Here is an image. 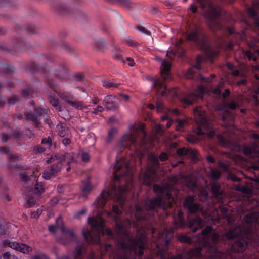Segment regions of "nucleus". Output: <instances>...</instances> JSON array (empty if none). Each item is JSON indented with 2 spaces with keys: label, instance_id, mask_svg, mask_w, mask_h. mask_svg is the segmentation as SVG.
<instances>
[{
  "label": "nucleus",
  "instance_id": "31",
  "mask_svg": "<svg viewBox=\"0 0 259 259\" xmlns=\"http://www.w3.org/2000/svg\"><path fill=\"white\" fill-rule=\"evenodd\" d=\"M245 221L247 223L259 221V213L256 212H249L245 216Z\"/></svg>",
  "mask_w": 259,
  "mask_h": 259
},
{
  "label": "nucleus",
  "instance_id": "17",
  "mask_svg": "<svg viewBox=\"0 0 259 259\" xmlns=\"http://www.w3.org/2000/svg\"><path fill=\"white\" fill-rule=\"evenodd\" d=\"M259 9V0L253 1V6L249 7L248 10L249 17L252 20L256 26H259V15L257 10Z\"/></svg>",
  "mask_w": 259,
  "mask_h": 259
},
{
  "label": "nucleus",
  "instance_id": "34",
  "mask_svg": "<svg viewBox=\"0 0 259 259\" xmlns=\"http://www.w3.org/2000/svg\"><path fill=\"white\" fill-rule=\"evenodd\" d=\"M17 251L24 254H29L32 251V248L27 244L19 243Z\"/></svg>",
  "mask_w": 259,
  "mask_h": 259
},
{
  "label": "nucleus",
  "instance_id": "20",
  "mask_svg": "<svg viewBox=\"0 0 259 259\" xmlns=\"http://www.w3.org/2000/svg\"><path fill=\"white\" fill-rule=\"evenodd\" d=\"M55 75L59 78L61 81L66 82L69 76L67 69L63 65H60L54 71Z\"/></svg>",
  "mask_w": 259,
  "mask_h": 259
},
{
  "label": "nucleus",
  "instance_id": "36",
  "mask_svg": "<svg viewBox=\"0 0 259 259\" xmlns=\"http://www.w3.org/2000/svg\"><path fill=\"white\" fill-rule=\"evenodd\" d=\"M57 110L59 115L64 119L68 120L70 119L71 116L69 114V111L66 108L59 107Z\"/></svg>",
  "mask_w": 259,
  "mask_h": 259
},
{
  "label": "nucleus",
  "instance_id": "26",
  "mask_svg": "<svg viewBox=\"0 0 259 259\" xmlns=\"http://www.w3.org/2000/svg\"><path fill=\"white\" fill-rule=\"evenodd\" d=\"M222 215L227 222L228 224H231L234 220L231 210L226 207H222L220 208Z\"/></svg>",
  "mask_w": 259,
  "mask_h": 259
},
{
  "label": "nucleus",
  "instance_id": "48",
  "mask_svg": "<svg viewBox=\"0 0 259 259\" xmlns=\"http://www.w3.org/2000/svg\"><path fill=\"white\" fill-rule=\"evenodd\" d=\"M235 189L238 191L243 192L246 194H249L251 192L250 189L245 186H236Z\"/></svg>",
  "mask_w": 259,
  "mask_h": 259
},
{
  "label": "nucleus",
  "instance_id": "6",
  "mask_svg": "<svg viewBox=\"0 0 259 259\" xmlns=\"http://www.w3.org/2000/svg\"><path fill=\"white\" fill-rule=\"evenodd\" d=\"M88 221L92 229L91 231H83V236L87 241L97 244L99 242L100 233H103V219L97 216L89 219Z\"/></svg>",
  "mask_w": 259,
  "mask_h": 259
},
{
  "label": "nucleus",
  "instance_id": "59",
  "mask_svg": "<svg viewBox=\"0 0 259 259\" xmlns=\"http://www.w3.org/2000/svg\"><path fill=\"white\" fill-rule=\"evenodd\" d=\"M52 142V139L50 137L42 139L41 141L42 144L46 145L47 147H50L51 146Z\"/></svg>",
  "mask_w": 259,
  "mask_h": 259
},
{
  "label": "nucleus",
  "instance_id": "4",
  "mask_svg": "<svg viewBox=\"0 0 259 259\" xmlns=\"http://www.w3.org/2000/svg\"><path fill=\"white\" fill-rule=\"evenodd\" d=\"M130 186L129 185L119 186L117 189L115 183L112 184L110 190L108 192L103 191L99 198L96 199L94 204H96L98 207L102 208L105 206L108 197L114 195L117 201L120 202V205L122 207L123 205V202L125 200L123 193L130 190Z\"/></svg>",
  "mask_w": 259,
  "mask_h": 259
},
{
  "label": "nucleus",
  "instance_id": "63",
  "mask_svg": "<svg viewBox=\"0 0 259 259\" xmlns=\"http://www.w3.org/2000/svg\"><path fill=\"white\" fill-rule=\"evenodd\" d=\"M92 189V187L91 185L88 183L87 182L85 184L84 187L82 188V191L84 193H87L90 192Z\"/></svg>",
  "mask_w": 259,
  "mask_h": 259
},
{
  "label": "nucleus",
  "instance_id": "42",
  "mask_svg": "<svg viewBox=\"0 0 259 259\" xmlns=\"http://www.w3.org/2000/svg\"><path fill=\"white\" fill-rule=\"evenodd\" d=\"M49 102L57 110L60 106H58L59 99L54 94L51 95L49 97Z\"/></svg>",
  "mask_w": 259,
  "mask_h": 259
},
{
  "label": "nucleus",
  "instance_id": "52",
  "mask_svg": "<svg viewBox=\"0 0 259 259\" xmlns=\"http://www.w3.org/2000/svg\"><path fill=\"white\" fill-rule=\"evenodd\" d=\"M117 130L116 128H111L109 132L108 137L107 138V142L110 143L113 139L115 134L116 133Z\"/></svg>",
  "mask_w": 259,
  "mask_h": 259
},
{
  "label": "nucleus",
  "instance_id": "30",
  "mask_svg": "<svg viewBox=\"0 0 259 259\" xmlns=\"http://www.w3.org/2000/svg\"><path fill=\"white\" fill-rule=\"evenodd\" d=\"M103 105L106 109L108 111H116L119 109V106L113 101H110L108 100H104Z\"/></svg>",
  "mask_w": 259,
  "mask_h": 259
},
{
  "label": "nucleus",
  "instance_id": "14",
  "mask_svg": "<svg viewBox=\"0 0 259 259\" xmlns=\"http://www.w3.org/2000/svg\"><path fill=\"white\" fill-rule=\"evenodd\" d=\"M200 37V30L195 25L190 26L187 31V39L198 43Z\"/></svg>",
  "mask_w": 259,
  "mask_h": 259
},
{
  "label": "nucleus",
  "instance_id": "1",
  "mask_svg": "<svg viewBox=\"0 0 259 259\" xmlns=\"http://www.w3.org/2000/svg\"><path fill=\"white\" fill-rule=\"evenodd\" d=\"M112 210L116 215L114 217L116 222L115 231L118 236V242L120 247L123 249L130 248L134 250L135 253L138 256H141L145 248L144 235L141 233L138 238L130 239L128 234L126 233V227L121 222H118L119 216L122 213V210L116 205L113 206Z\"/></svg>",
  "mask_w": 259,
  "mask_h": 259
},
{
  "label": "nucleus",
  "instance_id": "37",
  "mask_svg": "<svg viewBox=\"0 0 259 259\" xmlns=\"http://www.w3.org/2000/svg\"><path fill=\"white\" fill-rule=\"evenodd\" d=\"M58 134L61 137L68 136L69 134V129L68 127L64 126L62 124L58 125L57 126Z\"/></svg>",
  "mask_w": 259,
  "mask_h": 259
},
{
  "label": "nucleus",
  "instance_id": "18",
  "mask_svg": "<svg viewBox=\"0 0 259 259\" xmlns=\"http://www.w3.org/2000/svg\"><path fill=\"white\" fill-rule=\"evenodd\" d=\"M55 160L61 161L62 162L67 160V164L69 165L70 163L72 161H75L74 156L69 153H65L64 154H56L52 155L47 160L48 163L54 162Z\"/></svg>",
  "mask_w": 259,
  "mask_h": 259
},
{
  "label": "nucleus",
  "instance_id": "58",
  "mask_svg": "<svg viewBox=\"0 0 259 259\" xmlns=\"http://www.w3.org/2000/svg\"><path fill=\"white\" fill-rule=\"evenodd\" d=\"M227 178L233 182H239L241 180L240 178H238L235 175L230 172L227 174Z\"/></svg>",
  "mask_w": 259,
  "mask_h": 259
},
{
  "label": "nucleus",
  "instance_id": "32",
  "mask_svg": "<svg viewBox=\"0 0 259 259\" xmlns=\"http://www.w3.org/2000/svg\"><path fill=\"white\" fill-rule=\"evenodd\" d=\"M12 44L13 50H16L21 49L22 47L25 46L26 42L22 38H16L13 39Z\"/></svg>",
  "mask_w": 259,
  "mask_h": 259
},
{
  "label": "nucleus",
  "instance_id": "12",
  "mask_svg": "<svg viewBox=\"0 0 259 259\" xmlns=\"http://www.w3.org/2000/svg\"><path fill=\"white\" fill-rule=\"evenodd\" d=\"M206 89L203 86H199L195 90L194 93L189 95L183 100L184 102L188 104H192V103L198 99H202L203 94Z\"/></svg>",
  "mask_w": 259,
  "mask_h": 259
},
{
  "label": "nucleus",
  "instance_id": "29",
  "mask_svg": "<svg viewBox=\"0 0 259 259\" xmlns=\"http://www.w3.org/2000/svg\"><path fill=\"white\" fill-rule=\"evenodd\" d=\"M84 245L78 244L73 252L74 259H83Z\"/></svg>",
  "mask_w": 259,
  "mask_h": 259
},
{
  "label": "nucleus",
  "instance_id": "33",
  "mask_svg": "<svg viewBox=\"0 0 259 259\" xmlns=\"http://www.w3.org/2000/svg\"><path fill=\"white\" fill-rule=\"evenodd\" d=\"M15 71L14 68L8 65L0 62V71L3 72L6 74H12Z\"/></svg>",
  "mask_w": 259,
  "mask_h": 259
},
{
  "label": "nucleus",
  "instance_id": "47",
  "mask_svg": "<svg viewBox=\"0 0 259 259\" xmlns=\"http://www.w3.org/2000/svg\"><path fill=\"white\" fill-rule=\"evenodd\" d=\"M25 30L29 34H35L37 32V29L32 24H27L25 26Z\"/></svg>",
  "mask_w": 259,
  "mask_h": 259
},
{
  "label": "nucleus",
  "instance_id": "51",
  "mask_svg": "<svg viewBox=\"0 0 259 259\" xmlns=\"http://www.w3.org/2000/svg\"><path fill=\"white\" fill-rule=\"evenodd\" d=\"M4 244L11 247L16 250H17L18 246H19V243L17 242H11L8 240L4 241Z\"/></svg>",
  "mask_w": 259,
  "mask_h": 259
},
{
  "label": "nucleus",
  "instance_id": "27",
  "mask_svg": "<svg viewBox=\"0 0 259 259\" xmlns=\"http://www.w3.org/2000/svg\"><path fill=\"white\" fill-rule=\"evenodd\" d=\"M202 60V57L200 56H198L196 59L197 64L194 66L193 67H192L188 70L187 72L185 74V76L187 79H192L194 77V68H197L198 69H200V63Z\"/></svg>",
  "mask_w": 259,
  "mask_h": 259
},
{
  "label": "nucleus",
  "instance_id": "43",
  "mask_svg": "<svg viewBox=\"0 0 259 259\" xmlns=\"http://www.w3.org/2000/svg\"><path fill=\"white\" fill-rule=\"evenodd\" d=\"M26 118L30 121H32L34 123L35 125L37 126H38L39 124V122L38 121V120L37 118V116L34 115V114H32V113H29L26 114Z\"/></svg>",
  "mask_w": 259,
  "mask_h": 259
},
{
  "label": "nucleus",
  "instance_id": "25",
  "mask_svg": "<svg viewBox=\"0 0 259 259\" xmlns=\"http://www.w3.org/2000/svg\"><path fill=\"white\" fill-rule=\"evenodd\" d=\"M204 225L203 221L199 217H196L189 222V227L193 232H195L198 229L201 228Z\"/></svg>",
  "mask_w": 259,
  "mask_h": 259
},
{
  "label": "nucleus",
  "instance_id": "16",
  "mask_svg": "<svg viewBox=\"0 0 259 259\" xmlns=\"http://www.w3.org/2000/svg\"><path fill=\"white\" fill-rule=\"evenodd\" d=\"M61 230L63 234L61 237L58 238V241L61 244H68L75 237V235L72 230H67L64 226L61 228Z\"/></svg>",
  "mask_w": 259,
  "mask_h": 259
},
{
  "label": "nucleus",
  "instance_id": "45",
  "mask_svg": "<svg viewBox=\"0 0 259 259\" xmlns=\"http://www.w3.org/2000/svg\"><path fill=\"white\" fill-rule=\"evenodd\" d=\"M153 87L155 89L157 92H160V90L163 89H166V85L163 82H161L159 80H157L155 83L153 84Z\"/></svg>",
  "mask_w": 259,
  "mask_h": 259
},
{
  "label": "nucleus",
  "instance_id": "15",
  "mask_svg": "<svg viewBox=\"0 0 259 259\" xmlns=\"http://www.w3.org/2000/svg\"><path fill=\"white\" fill-rule=\"evenodd\" d=\"M206 252V256L211 259H240L239 257H236L220 252L215 248L207 249Z\"/></svg>",
  "mask_w": 259,
  "mask_h": 259
},
{
  "label": "nucleus",
  "instance_id": "8",
  "mask_svg": "<svg viewBox=\"0 0 259 259\" xmlns=\"http://www.w3.org/2000/svg\"><path fill=\"white\" fill-rule=\"evenodd\" d=\"M171 204L169 201L167 203H166L160 197H156L152 199H149L145 202V208L147 210L156 209L160 207L166 209L169 207H171Z\"/></svg>",
  "mask_w": 259,
  "mask_h": 259
},
{
  "label": "nucleus",
  "instance_id": "24",
  "mask_svg": "<svg viewBox=\"0 0 259 259\" xmlns=\"http://www.w3.org/2000/svg\"><path fill=\"white\" fill-rule=\"evenodd\" d=\"M248 243L247 241L243 239H239L235 242L231 246V250L233 252H242L245 250Z\"/></svg>",
  "mask_w": 259,
  "mask_h": 259
},
{
  "label": "nucleus",
  "instance_id": "2",
  "mask_svg": "<svg viewBox=\"0 0 259 259\" xmlns=\"http://www.w3.org/2000/svg\"><path fill=\"white\" fill-rule=\"evenodd\" d=\"M241 234L242 230L240 226L230 228L222 236L219 235L210 226H207L201 232L206 244L209 246L207 249H211L212 248L217 249V244L220 240L224 241L233 240L239 238Z\"/></svg>",
  "mask_w": 259,
  "mask_h": 259
},
{
  "label": "nucleus",
  "instance_id": "13",
  "mask_svg": "<svg viewBox=\"0 0 259 259\" xmlns=\"http://www.w3.org/2000/svg\"><path fill=\"white\" fill-rule=\"evenodd\" d=\"M59 96L61 100L67 103L70 106L74 107L76 109L82 110L83 108H86L84 106L82 102L76 101L74 100V98L70 97L66 93L60 92Z\"/></svg>",
  "mask_w": 259,
  "mask_h": 259
},
{
  "label": "nucleus",
  "instance_id": "40",
  "mask_svg": "<svg viewBox=\"0 0 259 259\" xmlns=\"http://www.w3.org/2000/svg\"><path fill=\"white\" fill-rule=\"evenodd\" d=\"M188 258L193 257H200L202 256L201 254V249L199 248H196L192 249L188 253Z\"/></svg>",
  "mask_w": 259,
  "mask_h": 259
},
{
  "label": "nucleus",
  "instance_id": "19",
  "mask_svg": "<svg viewBox=\"0 0 259 259\" xmlns=\"http://www.w3.org/2000/svg\"><path fill=\"white\" fill-rule=\"evenodd\" d=\"M136 141V138L133 134L128 133L125 134L122 138L118 146L120 148L128 147L130 148V146L132 144H134Z\"/></svg>",
  "mask_w": 259,
  "mask_h": 259
},
{
  "label": "nucleus",
  "instance_id": "46",
  "mask_svg": "<svg viewBox=\"0 0 259 259\" xmlns=\"http://www.w3.org/2000/svg\"><path fill=\"white\" fill-rule=\"evenodd\" d=\"M33 94V90L29 88H26L24 89L22 92V95L26 98H29L32 97V95Z\"/></svg>",
  "mask_w": 259,
  "mask_h": 259
},
{
  "label": "nucleus",
  "instance_id": "39",
  "mask_svg": "<svg viewBox=\"0 0 259 259\" xmlns=\"http://www.w3.org/2000/svg\"><path fill=\"white\" fill-rule=\"evenodd\" d=\"M63 226V222L62 218L59 217L56 219V226L51 225L49 226V230L52 233H55L57 227H60V228Z\"/></svg>",
  "mask_w": 259,
  "mask_h": 259
},
{
  "label": "nucleus",
  "instance_id": "60",
  "mask_svg": "<svg viewBox=\"0 0 259 259\" xmlns=\"http://www.w3.org/2000/svg\"><path fill=\"white\" fill-rule=\"evenodd\" d=\"M34 115L37 116V119L40 118L43 114L44 110L39 108H36L34 109Z\"/></svg>",
  "mask_w": 259,
  "mask_h": 259
},
{
  "label": "nucleus",
  "instance_id": "38",
  "mask_svg": "<svg viewBox=\"0 0 259 259\" xmlns=\"http://www.w3.org/2000/svg\"><path fill=\"white\" fill-rule=\"evenodd\" d=\"M117 4L121 7L132 9L134 3L131 0H118Z\"/></svg>",
  "mask_w": 259,
  "mask_h": 259
},
{
  "label": "nucleus",
  "instance_id": "62",
  "mask_svg": "<svg viewBox=\"0 0 259 259\" xmlns=\"http://www.w3.org/2000/svg\"><path fill=\"white\" fill-rule=\"evenodd\" d=\"M179 240L181 241L189 243L191 241V238L190 237L185 235H182L179 236Z\"/></svg>",
  "mask_w": 259,
  "mask_h": 259
},
{
  "label": "nucleus",
  "instance_id": "57",
  "mask_svg": "<svg viewBox=\"0 0 259 259\" xmlns=\"http://www.w3.org/2000/svg\"><path fill=\"white\" fill-rule=\"evenodd\" d=\"M204 49L205 50L206 55L209 57H213L216 55V53L212 51L209 47H205Z\"/></svg>",
  "mask_w": 259,
  "mask_h": 259
},
{
  "label": "nucleus",
  "instance_id": "49",
  "mask_svg": "<svg viewBox=\"0 0 259 259\" xmlns=\"http://www.w3.org/2000/svg\"><path fill=\"white\" fill-rule=\"evenodd\" d=\"M209 176L214 180H218L221 176L220 172L216 169H211L209 173Z\"/></svg>",
  "mask_w": 259,
  "mask_h": 259
},
{
  "label": "nucleus",
  "instance_id": "44",
  "mask_svg": "<svg viewBox=\"0 0 259 259\" xmlns=\"http://www.w3.org/2000/svg\"><path fill=\"white\" fill-rule=\"evenodd\" d=\"M122 167V164L120 161H118L114 167V177L116 181H118L119 179V176L117 174V172L119 171Z\"/></svg>",
  "mask_w": 259,
  "mask_h": 259
},
{
  "label": "nucleus",
  "instance_id": "35",
  "mask_svg": "<svg viewBox=\"0 0 259 259\" xmlns=\"http://www.w3.org/2000/svg\"><path fill=\"white\" fill-rule=\"evenodd\" d=\"M211 189L215 197L218 198L222 194L223 191L221 189L220 186L218 184L216 183H212Z\"/></svg>",
  "mask_w": 259,
  "mask_h": 259
},
{
  "label": "nucleus",
  "instance_id": "7",
  "mask_svg": "<svg viewBox=\"0 0 259 259\" xmlns=\"http://www.w3.org/2000/svg\"><path fill=\"white\" fill-rule=\"evenodd\" d=\"M52 7L56 12L62 16L76 17L77 16V12H81L79 10L77 12L72 10L65 2L61 1L54 2Z\"/></svg>",
  "mask_w": 259,
  "mask_h": 259
},
{
  "label": "nucleus",
  "instance_id": "28",
  "mask_svg": "<svg viewBox=\"0 0 259 259\" xmlns=\"http://www.w3.org/2000/svg\"><path fill=\"white\" fill-rule=\"evenodd\" d=\"M170 64L165 60H162L161 73L164 79L166 78V76L168 75L170 70Z\"/></svg>",
  "mask_w": 259,
  "mask_h": 259
},
{
  "label": "nucleus",
  "instance_id": "56",
  "mask_svg": "<svg viewBox=\"0 0 259 259\" xmlns=\"http://www.w3.org/2000/svg\"><path fill=\"white\" fill-rule=\"evenodd\" d=\"M183 42L182 39H180L179 42L176 45V48L178 49V53H179L180 55H182L185 51L183 50V47L181 44Z\"/></svg>",
  "mask_w": 259,
  "mask_h": 259
},
{
  "label": "nucleus",
  "instance_id": "61",
  "mask_svg": "<svg viewBox=\"0 0 259 259\" xmlns=\"http://www.w3.org/2000/svg\"><path fill=\"white\" fill-rule=\"evenodd\" d=\"M48 85L54 90H56L57 88V85L55 83L54 80L53 79H49L47 81Z\"/></svg>",
  "mask_w": 259,
  "mask_h": 259
},
{
  "label": "nucleus",
  "instance_id": "64",
  "mask_svg": "<svg viewBox=\"0 0 259 259\" xmlns=\"http://www.w3.org/2000/svg\"><path fill=\"white\" fill-rule=\"evenodd\" d=\"M31 259H49L44 254H37L32 257Z\"/></svg>",
  "mask_w": 259,
  "mask_h": 259
},
{
  "label": "nucleus",
  "instance_id": "55",
  "mask_svg": "<svg viewBox=\"0 0 259 259\" xmlns=\"http://www.w3.org/2000/svg\"><path fill=\"white\" fill-rule=\"evenodd\" d=\"M239 107L238 104L237 103L232 102L226 105L225 107L223 108H225L227 111H228V109H230L231 110H235Z\"/></svg>",
  "mask_w": 259,
  "mask_h": 259
},
{
  "label": "nucleus",
  "instance_id": "41",
  "mask_svg": "<svg viewBox=\"0 0 259 259\" xmlns=\"http://www.w3.org/2000/svg\"><path fill=\"white\" fill-rule=\"evenodd\" d=\"M217 138L219 143L223 147L225 148H229L231 146V143L229 140L225 138L224 137L220 135L218 136Z\"/></svg>",
  "mask_w": 259,
  "mask_h": 259
},
{
  "label": "nucleus",
  "instance_id": "5",
  "mask_svg": "<svg viewBox=\"0 0 259 259\" xmlns=\"http://www.w3.org/2000/svg\"><path fill=\"white\" fill-rule=\"evenodd\" d=\"M196 1L200 3V7L202 9L205 8L207 6H208V10L205 12L204 16L207 19L208 25L211 30H222V25L217 21L221 14L220 8L214 7L210 2V0H196Z\"/></svg>",
  "mask_w": 259,
  "mask_h": 259
},
{
  "label": "nucleus",
  "instance_id": "23",
  "mask_svg": "<svg viewBox=\"0 0 259 259\" xmlns=\"http://www.w3.org/2000/svg\"><path fill=\"white\" fill-rule=\"evenodd\" d=\"M244 153L246 155L255 156L257 157V162L259 163V145L253 143L249 146L244 147Z\"/></svg>",
  "mask_w": 259,
  "mask_h": 259
},
{
  "label": "nucleus",
  "instance_id": "11",
  "mask_svg": "<svg viewBox=\"0 0 259 259\" xmlns=\"http://www.w3.org/2000/svg\"><path fill=\"white\" fill-rule=\"evenodd\" d=\"M183 206L190 213H195L201 211L203 215L202 209L200 208V205L195 202L194 199L192 196H188L185 199L183 202Z\"/></svg>",
  "mask_w": 259,
  "mask_h": 259
},
{
  "label": "nucleus",
  "instance_id": "22",
  "mask_svg": "<svg viewBox=\"0 0 259 259\" xmlns=\"http://www.w3.org/2000/svg\"><path fill=\"white\" fill-rule=\"evenodd\" d=\"M183 215L182 211L178 210L177 214L174 217V224L172 227L173 230L182 228L185 226Z\"/></svg>",
  "mask_w": 259,
  "mask_h": 259
},
{
  "label": "nucleus",
  "instance_id": "54",
  "mask_svg": "<svg viewBox=\"0 0 259 259\" xmlns=\"http://www.w3.org/2000/svg\"><path fill=\"white\" fill-rule=\"evenodd\" d=\"M8 227L4 223L0 222V236L6 234Z\"/></svg>",
  "mask_w": 259,
  "mask_h": 259
},
{
  "label": "nucleus",
  "instance_id": "9",
  "mask_svg": "<svg viewBox=\"0 0 259 259\" xmlns=\"http://www.w3.org/2000/svg\"><path fill=\"white\" fill-rule=\"evenodd\" d=\"M194 112L197 118V121L199 122L205 129L207 131L210 130L207 133V137L209 138H213L215 136V131L212 128V125L207 122L204 116L197 109H195L194 110Z\"/></svg>",
  "mask_w": 259,
  "mask_h": 259
},
{
  "label": "nucleus",
  "instance_id": "21",
  "mask_svg": "<svg viewBox=\"0 0 259 259\" xmlns=\"http://www.w3.org/2000/svg\"><path fill=\"white\" fill-rule=\"evenodd\" d=\"M177 154L179 156H190L193 160H195L197 155V151L195 149L187 147H183L177 150Z\"/></svg>",
  "mask_w": 259,
  "mask_h": 259
},
{
  "label": "nucleus",
  "instance_id": "10",
  "mask_svg": "<svg viewBox=\"0 0 259 259\" xmlns=\"http://www.w3.org/2000/svg\"><path fill=\"white\" fill-rule=\"evenodd\" d=\"M57 162L45 170L42 173V177L46 180H49L55 177L62 168V161L56 160Z\"/></svg>",
  "mask_w": 259,
  "mask_h": 259
},
{
  "label": "nucleus",
  "instance_id": "50",
  "mask_svg": "<svg viewBox=\"0 0 259 259\" xmlns=\"http://www.w3.org/2000/svg\"><path fill=\"white\" fill-rule=\"evenodd\" d=\"M12 136L16 140H20L23 137V134L19 130H13Z\"/></svg>",
  "mask_w": 259,
  "mask_h": 259
},
{
  "label": "nucleus",
  "instance_id": "53",
  "mask_svg": "<svg viewBox=\"0 0 259 259\" xmlns=\"http://www.w3.org/2000/svg\"><path fill=\"white\" fill-rule=\"evenodd\" d=\"M188 188L193 189L196 187V182L193 179H189L186 183Z\"/></svg>",
  "mask_w": 259,
  "mask_h": 259
},
{
  "label": "nucleus",
  "instance_id": "3",
  "mask_svg": "<svg viewBox=\"0 0 259 259\" xmlns=\"http://www.w3.org/2000/svg\"><path fill=\"white\" fill-rule=\"evenodd\" d=\"M35 179L33 175L28 176L25 172L20 174V179L24 182V187L26 189L24 194L26 197L27 205L28 207L33 206L35 204L36 200L44 192L42 186L38 183H36L34 188H32V185L36 182Z\"/></svg>",
  "mask_w": 259,
  "mask_h": 259
}]
</instances>
